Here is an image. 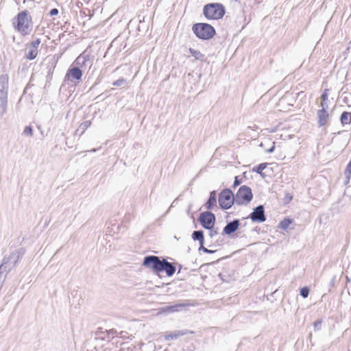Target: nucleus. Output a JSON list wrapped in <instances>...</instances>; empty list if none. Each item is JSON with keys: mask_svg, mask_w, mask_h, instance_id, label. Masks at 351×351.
<instances>
[{"mask_svg": "<svg viewBox=\"0 0 351 351\" xmlns=\"http://www.w3.org/2000/svg\"><path fill=\"white\" fill-rule=\"evenodd\" d=\"M203 13L208 20H218L225 15L226 9L221 3H211L204 5Z\"/></svg>", "mask_w": 351, "mask_h": 351, "instance_id": "nucleus-2", "label": "nucleus"}, {"mask_svg": "<svg viewBox=\"0 0 351 351\" xmlns=\"http://www.w3.org/2000/svg\"><path fill=\"white\" fill-rule=\"evenodd\" d=\"M91 125L90 121H85L80 124L77 132H80V135H82Z\"/></svg>", "mask_w": 351, "mask_h": 351, "instance_id": "nucleus-25", "label": "nucleus"}, {"mask_svg": "<svg viewBox=\"0 0 351 351\" xmlns=\"http://www.w3.org/2000/svg\"><path fill=\"white\" fill-rule=\"evenodd\" d=\"M219 276L221 277V280H225V279H224V278H223V277H224V274H219Z\"/></svg>", "mask_w": 351, "mask_h": 351, "instance_id": "nucleus-41", "label": "nucleus"}, {"mask_svg": "<svg viewBox=\"0 0 351 351\" xmlns=\"http://www.w3.org/2000/svg\"><path fill=\"white\" fill-rule=\"evenodd\" d=\"M199 250H202L204 253L206 254H213L216 252L215 250H208V248L205 247L204 246V243L199 244Z\"/></svg>", "mask_w": 351, "mask_h": 351, "instance_id": "nucleus-31", "label": "nucleus"}, {"mask_svg": "<svg viewBox=\"0 0 351 351\" xmlns=\"http://www.w3.org/2000/svg\"><path fill=\"white\" fill-rule=\"evenodd\" d=\"M23 254V250L20 249L12 252L8 257H3L0 267H3V269L5 271V276L16 267L17 263L22 258Z\"/></svg>", "mask_w": 351, "mask_h": 351, "instance_id": "nucleus-4", "label": "nucleus"}, {"mask_svg": "<svg viewBox=\"0 0 351 351\" xmlns=\"http://www.w3.org/2000/svg\"><path fill=\"white\" fill-rule=\"evenodd\" d=\"M8 112V96L0 95V119Z\"/></svg>", "mask_w": 351, "mask_h": 351, "instance_id": "nucleus-18", "label": "nucleus"}, {"mask_svg": "<svg viewBox=\"0 0 351 351\" xmlns=\"http://www.w3.org/2000/svg\"><path fill=\"white\" fill-rule=\"evenodd\" d=\"M241 180H239V178L237 176H236L234 178L233 187L234 188L237 187V186H239L241 184Z\"/></svg>", "mask_w": 351, "mask_h": 351, "instance_id": "nucleus-35", "label": "nucleus"}, {"mask_svg": "<svg viewBox=\"0 0 351 351\" xmlns=\"http://www.w3.org/2000/svg\"><path fill=\"white\" fill-rule=\"evenodd\" d=\"M328 89L324 90V93H322V95L321 96L322 100L328 101Z\"/></svg>", "mask_w": 351, "mask_h": 351, "instance_id": "nucleus-33", "label": "nucleus"}, {"mask_svg": "<svg viewBox=\"0 0 351 351\" xmlns=\"http://www.w3.org/2000/svg\"><path fill=\"white\" fill-rule=\"evenodd\" d=\"M197 221L205 229L213 228L216 221V217L214 213L207 210L199 214Z\"/></svg>", "mask_w": 351, "mask_h": 351, "instance_id": "nucleus-8", "label": "nucleus"}, {"mask_svg": "<svg viewBox=\"0 0 351 351\" xmlns=\"http://www.w3.org/2000/svg\"><path fill=\"white\" fill-rule=\"evenodd\" d=\"M234 197L237 205H247L253 198L252 189L246 185L241 186Z\"/></svg>", "mask_w": 351, "mask_h": 351, "instance_id": "nucleus-5", "label": "nucleus"}, {"mask_svg": "<svg viewBox=\"0 0 351 351\" xmlns=\"http://www.w3.org/2000/svg\"><path fill=\"white\" fill-rule=\"evenodd\" d=\"M58 14V10L57 8H53L50 10L49 14L50 16H55Z\"/></svg>", "mask_w": 351, "mask_h": 351, "instance_id": "nucleus-36", "label": "nucleus"}, {"mask_svg": "<svg viewBox=\"0 0 351 351\" xmlns=\"http://www.w3.org/2000/svg\"><path fill=\"white\" fill-rule=\"evenodd\" d=\"M9 77L8 74L0 75V95L8 96Z\"/></svg>", "mask_w": 351, "mask_h": 351, "instance_id": "nucleus-14", "label": "nucleus"}, {"mask_svg": "<svg viewBox=\"0 0 351 351\" xmlns=\"http://www.w3.org/2000/svg\"><path fill=\"white\" fill-rule=\"evenodd\" d=\"M217 204V192L215 191H213L210 193L209 197L205 204L206 208L209 210H212Z\"/></svg>", "mask_w": 351, "mask_h": 351, "instance_id": "nucleus-17", "label": "nucleus"}, {"mask_svg": "<svg viewBox=\"0 0 351 351\" xmlns=\"http://www.w3.org/2000/svg\"><path fill=\"white\" fill-rule=\"evenodd\" d=\"M340 121L343 125L350 124L351 123V112H343L340 116Z\"/></svg>", "mask_w": 351, "mask_h": 351, "instance_id": "nucleus-21", "label": "nucleus"}, {"mask_svg": "<svg viewBox=\"0 0 351 351\" xmlns=\"http://www.w3.org/2000/svg\"><path fill=\"white\" fill-rule=\"evenodd\" d=\"M320 106L322 107L321 109H324L325 110H327V109L328 108V105L327 104V101L322 100V102L320 104Z\"/></svg>", "mask_w": 351, "mask_h": 351, "instance_id": "nucleus-34", "label": "nucleus"}, {"mask_svg": "<svg viewBox=\"0 0 351 351\" xmlns=\"http://www.w3.org/2000/svg\"><path fill=\"white\" fill-rule=\"evenodd\" d=\"M181 269H182V265H179L178 273L180 272Z\"/></svg>", "mask_w": 351, "mask_h": 351, "instance_id": "nucleus-43", "label": "nucleus"}, {"mask_svg": "<svg viewBox=\"0 0 351 351\" xmlns=\"http://www.w3.org/2000/svg\"><path fill=\"white\" fill-rule=\"evenodd\" d=\"M190 54L193 56L196 60H199L203 61L204 60V55L202 53L199 51L195 50L194 49H189Z\"/></svg>", "mask_w": 351, "mask_h": 351, "instance_id": "nucleus-24", "label": "nucleus"}, {"mask_svg": "<svg viewBox=\"0 0 351 351\" xmlns=\"http://www.w3.org/2000/svg\"><path fill=\"white\" fill-rule=\"evenodd\" d=\"M267 163L263 162L261 163L258 165L254 167L252 169L253 171L256 172V173L261 175L263 178L265 177V173H263V171L267 167Z\"/></svg>", "mask_w": 351, "mask_h": 351, "instance_id": "nucleus-23", "label": "nucleus"}, {"mask_svg": "<svg viewBox=\"0 0 351 351\" xmlns=\"http://www.w3.org/2000/svg\"><path fill=\"white\" fill-rule=\"evenodd\" d=\"M253 222L263 223L266 221L265 208L263 205H258L253 209L248 216Z\"/></svg>", "mask_w": 351, "mask_h": 351, "instance_id": "nucleus-10", "label": "nucleus"}, {"mask_svg": "<svg viewBox=\"0 0 351 351\" xmlns=\"http://www.w3.org/2000/svg\"><path fill=\"white\" fill-rule=\"evenodd\" d=\"M220 245H221L220 243H217V246H219Z\"/></svg>", "mask_w": 351, "mask_h": 351, "instance_id": "nucleus-46", "label": "nucleus"}, {"mask_svg": "<svg viewBox=\"0 0 351 351\" xmlns=\"http://www.w3.org/2000/svg\"><path fill=\"white\" fill-rule=\"evenodd\" d=\"M344 175L347 179V182H349L351 177V162H349L344 171Z\"/></svg>", "mask_w": 351, "mask_h": 351, "instance_id": "nucleus-27", "label": "nucleus"}, {"mask_svg": "<svg viewBox=\"0 0 351 351\" xmlns=\"http://www.w3.org/2000/svg\"><path fill=\"white\" fill-rule=\"evenodd\" d=\"M291 223H292V220L291 219L285 218L280 222V223L278 225V228H280V229H282L283 230H285L289 228V226H290V224Z\"/></svg>", "mask_w": 351, "mask_h": 351, "instance_id": "nucleus-26", "label": "nucleus"}, {"mask_svg": "<svg viewBox=\"0 0 351 351\" xmlns=\"http://www.w3.org/2000/svg\"><path fill=\"white\" fill-rule=\"evenodd\" d=\"M192 239L198 241L199 244L204 243V236L202 230H195L192 233Z\"/></svg>", "mask_w": 351, "mask_h": 351, "instance_id": "nucleus-20", "label": "nucleus"}, {"mask_svg": "<svg viewBox=\"0 0 351 351\" xmlns=\"http://www.w3.org/2000/svg\"><path fill=\"white\" fill-rule=\"evenodd\" d=\"M162 262L163 258L161 259L160 257L154 255H149L144 257L143 265L158 274L161 272Z\"/></svg>", "mask_w": 351, "mask_h": 351, "instance_id": "nucleus-7", "label": "nucleus"}, {"mask_svg": "<svg viewBox=\"0 0 351 351\" xmlns=\"http://www.w3.org/2000/svg\"><path fill=\"white\" fill-rule=\"evenodd\" d=\"M194 332L190 330L184 329L180 330H175L172 332L166 333L165 335V339L166 341H171L173 339H176L181 336H184L188 334H193Z\"/></svg>", "mask_w": 351, "mask_h": 351, "instance_id": "nucleus-13", "label": "nucleus"}, {"mask_svg": "<svg viewBox=\"0 0 351 351\" xmlns=\"http://www.w3.org/2000/svg\"><path fill=\"white\" fill-rule=\"evenodd\" d=\"M240 226V221L239 219H234L230 222H228L226 226L223 229V234L230 235L235 232Z\"/></svg>", "mask_w": 351, "mask_h": 351, "instance_id": "nucleus-12", "label": "nucleus"}, {"mask_svg": "<svg viewBox=\"0 0 351 351\" xmlns=\"http://www.w3.org/2000/svg\"><path fill=\"white\" fill-rule=\"evenodd\" d=\"M83 5V3L80 1H77L76 2V6L78 8H82Z\"/></svg>", "mask_w": 351, "mask_h": 351, "instance_id": "nucleus-39", "label": "nucleus"}, {"mask_svg": "<svg viewBox=\"0 0 351 351\" xmlns=\"http://www.w3.org/2000/svg\"><path fill=\"white\" fill-rule=\"evenodd\" d=\"M300 295L303 298H306L309 295V289L307 287H304L300 289Z\"/></svg>", "mask_w": 351, "mask_h": 351, "instance_id": "nucleus-30", "label": "nucleus"}, {"mask_svg": "<svg viewBox=\"0 0 351 351\" xmlns=\"http://www.w3.org/2000/svg\"><path fill=\"white\" fill-rule=\"evenodd\" d=\"M91 152H96V149H93L91 150Z\"/></svg>", "mask_w": 351, "mask_h": 351, "instance_id": "nucleus-45", "label": "nucleus"}, {"mask_svg": "<svg viewBox=\"0 0 351 351\" xmlns=\"http://www.w3.org/2000/svg\"><path fill=\"white\" fill-rule=\"evenodd\" d=\"M51 66L54 69L56 67V63H53Z\"/></svg>", "mask_w": 351, "mask_h": 351, "instance_id": "nucleus-44", "label": "nucleus"}, {"mask_svg": "<svg viewBox=\"0 0 351 351\" xmlns=\"http://www.w3.org/2000/svg\"><path fill=\"white\" fill-rule=\"evenodd\" d=\"M208 230H209L208 236L211 239L218 234L217 229L214 228V227L213 228H210V229H208Z\"/></svg>", "mask_w": 351, "mask_h": 351, "instance_id": "nucleus-32", "label": "nucleus"}, {"mask_svg": "<svg viewBox=\"0 0 351 351\" xmlns=\"http://www.w3.org/2000/svg\"><path fill=\"white\" fill-rule=\"evenodd\" d=\"M127 84V80L126 79L123 77H121L118 79L117 80L112 82V85L114 86H125Z\"/></svg>", "mask_w": 351, "mask_h": 351, "instance_id": "nucleus-28", "label": "nucleus"}, {"mask_svg": "<svg viewBox=\"0 0 351 351\" xmlns=\"http://www.w3.org/2000/svg\"><path fill=\"white\" fill-rule=\"evenodd\" d=\"M85 58L80 56L75 59V60L73 62V64L71 66H77V68L82 69L85 66Z\"/></svg>", "mask_w": 351, "mask_h": 351, "instance_id": "nucleus-22", "label": "nucleus"}, {"mask_svg": "<svg viewBox=\"0 0 351 351\" xmlns=\"http://www.w3.org/2000/svg\"><path fill=\"white\" fill-rule=\"evenodd\" d=\"M275 149V143H273V145L269 148L268 149L266 152L267 153H272Z\"/></svg>", "mask_w": 351, "mask_h": 351, "instance_id": "nucleus-38", "label": "nucleus"}, {"mask_svg": "<svg viewBox=\"0 0 351 351\" xmlns=\"http://www.w3.org/2000/svg\"><path fill=\"white\" fill-rule=\"evenodd\" d=\"M12 25L14 29L22 36H25L30 34L33 29V21L29 11L25 10L19 12L13 19Z\"/></svg>", "mask_w": 351, "mask_h": 351, "instance_id": "nucleus-1", "label": "nucleus"}, {"mask_svg": "<svg viewBox=\"0 0 351 351\" xmlns=\"http://www.w3.org/2000/svg\"><path fill=\"white\" fill-rule=\"evenodd\" d=\"M176 270V267L173 263L167 261V259L163 258L162 267L161 272L165 271L167 276H172Z\"/></svg>", "mask_w": 351, "mask_h": 351, "instance_id": "nucleus-15", "label": "nucleus"}, {"mask_svg": "<svg viewBox=\"0 0 351 351\" xmlns=\"http://www.w3.org/2000/svg\"><path fill=\"white\" fill-rule=\"evenodd\" d=\"M80 13H81L82 14H84V15H86V10H82V11H80Z\"/></svg>", "mask_w": 351, "mask_h": 351, "instance_id": "nucleus-42", "label": "nucleus"}, {"mask_svg": "<svg viewBox=\"0 0 351 351\" xmlns=\"http://www.w3.org/2000/svg\"><path fill=\"white\" fill-rule=\"evenodd\" d=\"M218 202L220 207L223 210L229 209L236 204L235 197L230 189H225L219 195Z\"/></svg>", "mask_w": 351, "mask_h": 351, "instance_id": "nucleus-6", "label": "nucleus"}, {"mask_svg": "<svg viewBox=\"0 0 351 351\" xmlns=\"http://www.w3.org/2000/svg\"><path fill=\"white\" fill-rule=\"evenodd\" d=\"M23 134L27 136H32L33 135V128L30 125L25 126Z\"/></svg>", "mask_w": 351, "mask_h": 351, "instance_id": "nucleus-29", "label": "nucleus"}, {"mask_svg": "<svg viewBox=\"0 0 351 351\" xmlns=\"http://www.w3.org/2000/svg\"><path fill=\"white\" fill-rule=\"evenodd\" d=\"M192 30L195 36L201 40H209L215 34V28L206 23H195L192 27Z\"/></svg>", "mask_w": 351, "mask_h": 351, "instance_id": "nucleus-3", "label": "nucleus"}, {"mask_svg": "<svg viewBox=\"0 0 351 351\" xmlns=\"http://www.w3.org/2000/svg\"><path fill=\"white\" fill-rule=\"evenodd\" d=\"M53 73V71L51 70V68L49 69V71L48 72L47 76L51 75Z\"/></svg>", "mask_w": 351, "mask_h": 351, "instance_id": "nucleus-40", "label": "nucleus"}, {"mask_svg": "<svg viewBox=\"0 0 351 351\" xmlns=\"http://www.w3.org/2000/svg\"><path fill=\"white\" fill-rule=\"evenodd\" d=\"M322 322L320 320L316 321L314 323V326L315 328L319 329V326H321Z\"/></svg>", "mask_w": 351, "mask_h": 351, "instance_id": "nucleus-37", "label": "nucleus"}, {"mask_svg": "<svg viewBox=\"0 0 351 351\" xmlns=\"http://www.w3.org/2000/svg\"><path fill=\"white\" fill-rule=\"evenodd\" d=\"M82 75V69L77 68V66H70L69 69H68L65 75L64 81L65 82H71V83L77 84L80 83V82H81Z\"/></svg>", "mask_w": 351, "mask_h": 351, "instance_id": "nucleus-9", "label": "nucleus"}, {"mask_svg": "<svg viewBox=\"0 0 351 351\" xmlns=\"http://www.w3.org/2000/svg\"><path fill=\"white\" fill-rule=\"evenodd\" d=\"M189 304L186 303H178L171 306H165L163 310L165 312L174 313L181 311L183 308L188 306Z\"/></svg>", "mask_w": 351, "mask_h": 351, "instance_id": "nucleus-19", "label": "nucleus"}, {"mask_svg": "<svg viewBox=\"0 0 351 351\" xmlns=\"http://www.w3.org/2000/svg\"><path fill=\"white\" fill-rule=\"evenodd\" d=\"M317 124L319 127L325 125L328 120L329 114L327 110L319 109L317 110Z\"/></svg>", "mask_w": 351, "mask_h": 351, "instance_id": "nucleus-16", "label": "nucleus"}, {"mask_svg": "<svg viewBox=\"0 0 351 351\" xmlns=\"http://www.w3.org/2000/svg\"><path fill=\"white\" fill-rule=\"evenodd\" d=\"M41 43L40 38H36L33 40L29 47L28 52L25 54V58L29 60H34L38 55V48Z\"/></svg>", "mask_w": 351, "mask_h": 351, "instance_id": "nucleus-11", "label": "nucleus"}]
</instances>
